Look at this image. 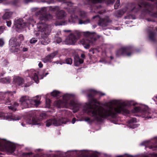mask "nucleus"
<instances>
[{
    "label": "nucleus",
    "instance_id": "nucleus-9",
    "mask_svg": "<svg viewBox=\"0 0 157 157\" xmlns=\"http://www.w3.org/2000/svg\"><path fill=\"white\" fill-rule=\"evenodd\" d=\"M13 94L12 92H7L2 93L0 94V99L3 100L6 104H8L11 101V97H12Z\"/></svg>",
    "mask_w": 157,
    "mask_h": 157
},
{
    "label": "nucleus",
    "instance_id": "nucleus-51",
    "mask_svg": "<svg viewBox=\"0 0 157 157\" xmlns=\"http://www.w3.org/2000/svg\"><path fill=\"white\" fill-rule=\"evenodd\" d=\"M7 25L8 27L10 26L11 24V22L10 21H6Z\"/></svg>",
    "mask_w": 157,
    "mask_h": 157
},
{
    "label": "nucleus",
    "instance_id": "nucleus-57",
    "mask_svg": "<svg viewBox=\"0 0 157 157\" xmlns=\"http://www.w3.org/2000/svg\"><path fill=\"white\" fill-rule=\"evenodd\" d=\"M19 104L18 103H17V102H14L13 105V106L15 107H17L18 106Z\"/></svg>",
    "mask_w": 157,
    "mask_h": 157
},
{
    "label": "nucleus",
    "instance_id": "nucleus-58",
    "mask_svg": "<svg viewBox=\"0 0 157 157\" xmlns=\"http://www.w3.org/2000/svg\"><path fill=\"white\" fill-rule=\"evenodd\" d=\"M38 66L40 68H41L43 67V65L41 62H40L39 63Z\"/></svg>",
    "mask_w": 157,
    "mask_h": 157
},
{
    "label": "nucleus",
    "instance_id": "nucleus-39",
    "mask_svg": "<svg viewBox=\"0 0 157 157\" xmlns=\"http://www.w3.org/2000/svg\"><path fill=\"white\" fill-rule=\"evenodd\" d=\"M73 34L75 35V36L77 39L80 36L81 34V33L78 31H76Z\"/></svg>",
    "mask_w": 157,
    "mask_h": 157
},
{
    "label": "nucleus",
    "instance_id": "nucleus-26",
    "mask_svg": "<svg viewBox=\"0 0 157 157\" xmlns=\"http://www.w3.org/2000/svg\"><path fill=\"white\" fill-rule=\"evenodd\" d=\"M125 12L124 10H118L116 11L115 13V15L117 17H121Z\"/></svg>",
    "mask_w": 157,
    "mask_h": 157
},
{
    "label": "nucleus",
    "instance_id": "nucleus-19",
    "mask_svg": "<svg viewBox=\"0 0 157 157\" xmlns=\"http://www.w3.org/2000/svg\"><path fill=\"white\" fill-rule=\"evenodd\" d=\"M29 74L33 78L35 82L37 83L38 82L39 79L37 74L35 71L33 70H31L29 72Z\"/></svg>",
    "mask_w": 157,
    "mask_h": 157
},
{
    "label": "nucleus",
    "instance_id": "nucleus-29",
    "mask_svg": "<svg viewBox=\"0 0 157 157\" xmlns=\"http://www.w3.org/2000/svg\"><path fill=\"white\" fill-rule=\"evenodd\" d=\"M0 117L5 120L10 118V117L8 116L7 114L1 112L0 113Z\"/></svg>",
    "mask_w": 157,
    "mask_h": 157
},
{
    "label": "nucleus",
    "instance_id": "nucleus-34",
    "mask_svg": "<svg viewBox=\"0 0 157 157\" xmlns=\"http://www.w3.org/2000/svg\"><path fill=\"white\" fill-rule=\"evenodd\" d=\"M90 22V20L89 19H87L84 21H83L81 19L79 20V24H86Z\"/></svg>",
    "mask_w": 157,
    "mask_h": 157
},
{
    "label": "nucleus",
    "instance_id": "nucleus-37",
    "mask_svg": "<svg viewBox=\"0 0 157 157\" xmlns=\"http://www.w3.org/2000/svg\"><path fill=\"white\" fill-rule=\"evenodd\" d=\"M32 152L23 153L22 154V155L23 157H30L31 155H32Z\"/></svg>",
    "mask_w": 157,
    "mask_h": 157
},
{
    "label": "nucleus",
    "instance_id": "nucleus-49",
    "mask_svg": "<svg viewBox=\"0 0 157 157\" xmlns=\"http://www.w3.org/2000/svg\"><path fill=\"white\" fill-rule=\"evenodd\" d=\"M5 29V27L4 26H0V33H3Z\"/></svg>",
    "mask_w": 157,
    "mask_h": 157
},
{
    "label": "nucleus",
    "instance_id": "nucleus-25",
    "mask_svg": "<svg viewBox=\"0 0 157 157\" xmlns=\"http://www.w3.org/2000/svg\"><path fill=\"white\" fill-rule=\"evenodd\" d=\"M19 44L10 46V50L12 52H17L19 50Z\"/></svg>",
    "mask_w": 157,
    "mask_h": 157
},
{
    "label": "nucleus",
    "instance_id": "nucleus-22",
    "mask_svg": "<svg viewBox=\"0 0 157 157\" xmlns=\"http://www.w3.org/2000/svg\"><path fill=\"white\" fill-rule=\"evenodd\" d=\"M55 105L58 108H60L65 107H66L65 106V104L64 103V102H63L61 100H58L55 101L54 103Z\"/></svg>",
    "mask_w": 157,
    "mask_h": 157
},
{
    "label": "nucleus",
    "instance_id": "nucleus-43",
    "mask_svg": "<svg viewBox=\"0 0 157 157\" xmlns=\"http://www.w3.org/2000/svg\"><path fill=\"white\" fill-rule=\"evenodd\" d=\"M37 39L35 38H33L30 41L31 44H34L37 41Z\"/></svg>",
    "mask_w": 157,
    "mask_h": 157
},
{
    "label": "nucleus",
    "instance_id": "nucleus-33",
    "mask_svg": "<svg viewBox=\"0 0 157 157\" xmlns=\"http://www.w3.org/2000/svg\"><path fill=\"white\" fill-rule=\"evenodd\" d=\"M155 33L153 32H150L149 34V37L150 39L153 41H154L155 40Z\"/></svg>",
    "mask_w": 157,
    "mask_h": 157
},
{
    "label": "nucleus",
    "instance_id": "nucleus-8",
    "mask_svg": "<svg viewBox=\"0 0 157 157\" xmlns=\"http://www.w3.org/2000/svg\"><path fill=\"white\" fill-rule=\"evenodd\" d=\"M132 51V48L131 46L122 47L117 52L116 55L118 56L125 55L129 56L131 55Z\"/></svg>",
    "mask_w": 157,
    "mask_h": 157
},
{
    "label": "nucleus",
    "instance_id": "nucleus-4",
    "mask_svg": "<svg viewBox=\"0 0 157 157\" xmlns=\"http://www.w3.org/2000/svg\"><path fill=\"white\" fill-rule=\"evenodd\" d=\"M141 7H144L146 10H149L151 8V5L149 3L143 1L140 4L131 3L128 6V9L131 11L135 12L139 10Z\"/></svg>",
    "mask_w": 157,
    "mask_h": 157
},
{
    "label": "nucleus",
    "instance_id": "nucleus-46",
    "mask_svg": "<svg viewBox=\"0 0 157 157\" xmlns=\"http://www.w3.org/2000/svg\"><path fill=\"white\" fill-rule=\"evenodd\" d=\"M74 64L76 66H78L80 64L78 63V61L77 60V59H75L74 60Z\"/></svg>",
    "mask_w": 157,
    "mask_h": 157
},
{
    "label": "nucleus",
    "instance_id": "nucleus-42",
    "mask_svg": "<svg viewBox=\"0 0 157 157\" xmlns=\"http://www.w3.org/2000/svg\"><path fill=\"white\" fill-rule=\"evenodd\" d=\"M141 109V108L140 107H135L134 110H133V112H138L140 111Z\"/></svg>",
    "mask_w": 157,
    "mask_h": 157
},
{
    "label": "nucleus",
    "instance_id": "nucleus-31",
    "mask_svg": "<svg viewBox=\"0 0 157 157\" xmlns=\"http://www.w3.org/2000/svg\"><path fill=\"white\" fill-rule=\"evenodd\" d=\"M51 95L54 97L59 98L61 96L59 92L57 90H54L51 93Z\"/></svg>",
    "mask_w": 157,
    "mask_h": 157
},
{
    "label": "nucleus",
    "instance_id": "nucleus-6",
    "mask_svg": "<svg viewBox=\"0 0 157 157\" xmlns=\"http://www.w3.org/2000/svg\"><path fill=\"white\" fill-rule=\"evenodd\" d=\"M6 149L8 152L12 153L15 149V146L13 143L5 140H0V150Z\"/></svg>",
    "mask_w": 157,
    "mask_h": 157
},
{
    "label": "nucleus",
    "instance_id": "nucleus-40",
    "mask_svg": "<svg viewBox=\"0 0 157 157\" xmlns=\"http://www.w3.org/2000/svg\"><path fill=\"white\" fill-rule=\"evenodd\" d=\"M120 2L119 0H117L114 5V7L115 9H117L120 5Z\"/></svg>",
    "mask_w": 157,
    "mask_h": 157
},
{
    "label": "nucleus",
    "instance_id": "nucleus-17",
    "mask_svg": "<svg viewBox=\"0 0 157 157\" xmlns=\"http://www.w3.org/2000/svg\"><path fill=\"white\" fill-rule=\"evenodd\" d=\"M13 81L18 86H21L24 82V81L22 78L18 76H14Z\"/></svg>",
    "mask_w": 157,
    "mask_h": 157
},
{
    "label": "nucleus",
    "instance_id": "nucleus-56",
    "mask_svg": "<svg viewBox=\"0 0 157 157\" xmlns=\"http://www.w3.org/2000/svg\"><path fill=\"white\" fill-rule=\"evenodd\" d=\"M97 49H91L90 50V52H92L93 54H94V50H96Z\"/></svg>",
    "mask_w": 157,
    "mask_h": 157
},
{
    "label": "nucleus",
    "instance_id": "nucleus-52",
    "mask_svg": "<svg viewBox=\"0 0 157 157\" xmlns=\"http://www.w3.org/2000/svg\"><path fill=\"white\" fill-rule=\"evenodd\" d=\"M4 42L2 39H0V46H2L4 44Z\"/></svg>",
    "mask_w": 157,
    "mask_h": 157
},
{
    "label": "nucleus",
    "instance_id": "nucleus-48",
    "mask_svg": "<svg viewBox=\"0 0 157 157\" xmlns=\"http://www.w3.org/2000/svg\"><path fill=\"white\" fill-rule=\"evenodd\" d=\"M67 5L69 6H72L73 4L71 2H65L64 3Z\"/></svg>",
    "mask_w": 157,
    "mask_h": 157
},
{
    "label": "nucleus",
    "instance_id": "nucleus-11",
    "mask_svg": "<svg viewBox=\"0 0 157 157\" xmlns=\"http://www.w3.org/2000/svg\"><path fill=\"white\" fill-rule=\"evenodd\" d=\"M74 96L72 95L68 94H65L63 96V102L65 104V107H67L68 105H70V102L72 101H74Z\"/></svg>",
    "mask_w": 157,
    "mask_h": 157
},
{
    "label": "nucleus",
    "instance_id": "nucleus-54",
    "mask_svg": "<svg viewBox=\"0 0 157 157\" xmlns=\"http://www.w3.org/2000/svg\"><path fill=\"white\" fill-rule=\"evenodd\" d=\"M50 8H51V10L53 11H55L58 9V7L57 6H55L53 8L51 7Z\"/></svg>",
    "mask_w": 157,
    "mask_h": 157
},
{
    "label": "nucleus",
    "instance_id": "nucleus-1",
    "mask_svg": "<svg viewBox=\"0 0 157 157\" xmlns=\"http://www.w3.org/2000/svg\"><path fill=\"white\" fill-rule=\"evenodd\" d=\"M82 92L83 94L89 93L87 97L90 98L89 104L85 106V109L89 115H92L98 121H101L102 118L109 116L115 117L117 113L128 114L129 111L124 107L132 105L131 102H124L119 103L117 101H113L109 102L108 105V107L106 109H104L97 105V104L99 105V102L95 99L92 98L94 95L97 93L96 91L90 89L83 91Z\"/></svg>",
    "mask_w": 157,
    "mask_h": 157
},
{
    "label": "nucleus",
    "instance_id": "nucleus-61",
    "mask_svg": "<svg viewBox=\"0 0 157 157\" xmlns=\"http://www.w3.org/2000/svg\"><path fill=\"white\" fill-rule=\"evenodd\" d=\"M28 50V48H24L23 49V51L24 52H25Z\"/></svg>",
    "mask_w": 157,
    "mask_h": 157
},
{
    "label": "nucleus",
    "instance_id": "nucleus-38",
    "mask_svg": "<svg viewBox=\"0 0 157 157\" xmlns=\"http://www.w3.org/2000/svg\"><path fill=\"white\" fill-rule=\"evenodd\" d=\"M79 14L82 17H85L86 16V13L82 11H80Z\"/></svg>",
    "mask_w": 157,
    "mask_h": 157
},
{
    "label": "nucleus",
    "instance_id": "nucleus-59",
    "mask_svg": "<svg viewBox=\"0 0 157 157\" xmlns=\"http://www.w3.org/2000/svg\"><path fill=\"white\" fill-rule=\"evenodd\" d=\"M37 9L36 8H33L31 9V11L32 12H35L36 10Z\"/></svg>",
    "mask_w": 157,
    "mask_h": 157
},
{
    "label": "nucleus",
    "instance_id": "nucleus-5",
    "mask_svg": "<svg viewBox=\"0 0 157 157\" xmlns=\"http://www.w3.org/2000/svg\"><path fill=\"white\" fill-rule=\"evenodd\" d=\"M19 102L21 106L25 108L30 107L31 104L37 105L40 104L39 101L30 99L29 97L27 96H22L20 98Z\"/></svg>",
    "mask_w": 157,
    "mask_h": 157
},
{
    "label": "nucleus",
    "instance_id": "nucleus-60",
    "mask_svg": "<svg viewBox=\"0 0 157 157\" xmlns=\"http://www.w3.org/2000/svg\"><path fill=\"white\" fill-rule=\"evenodd\" d=\"M75 119H76L75 118H74L72 119V123L73 124H74V123H75Z\"/></svg>",
    "mask_w": 157,
    "mask_h": 157
},
{
    "label": "nucleus",
    "instance_id": "nucleus-53",
    "mask_svg": "<svg viewBox=\"0 0 157 157\" xmlns=\"http://www.w3.org/2000/svg\"><path fill=\"white\" fill-rule=\"evenodd\" d=\"M3 64L5 65L6 66L7 65V64L8 63V62L7 60H5L3 61Z\"/></svg>",
    "mask_w": 157,
    "mask_h": 157
},
{
    "label": "nucleus",
    "instance_id": "nucleus-44",
    "mask_svg": "<svg viewBox=\"0 0 157 157\" xmlns=\"http://www.w3.org/2000/svg\"><path fill=\"white\" fill-rule=\"evenodd\" d=\"M84 121L89 123L92 122L93 121V120H91L90 118L88 117H86L85 118Z\"/></svg>",
    "mask_w": 157,
    "mask_h": 157
},
{
    "label": "nucleus",
    "instance_id": "nucleus-55",
    "mask_svg": "<svg viewBox=\"0 0 157 157\" xmlns=\"http://www.w3.org/2000/svg\"><path fill=\"white\" fill-rule=\"evenodd\" d=\"M33 0H24V2L25 3H27L30 2H33Z\"/></svg>",
    "mask_w": 157,
    "mask_h": 157
},
{
    "label": "nucleus",
    "instance_id": "nucleus-27",
    "mask_svg": "<svg viewBox=\"0 0 157 157\" xmlns=\"http://www.w3.org/2000/svg\"><path fill=\"white\" fill-rule=\"evenodd\" d=\"M11 80V79L9 77L4 78L0 79V82L4 83H10Z\"/></svg>",
    "mask_w": 157,
    "mask_h": 157
},
{
    "label": "nucleus",
    "instance_id": "nucleus-18",
    "mask_svg": "<svg viewBox=\"0 0 157 157\" xmlns=\"http://www.w3.org/2000/svg\"><path fill=\"white\" fill-rule=\"evenodd\" d=\"M70 103V105L72 106L73 108L74 113L77 112L81 107L80 104L75 103L74 101H71Z\"/></svg>",
    "mask_w": 157,
    "mask_h": 157
},
{
    "label": "nucleus",
    "instance_id": "nucleus-13",
    "mask_svg": "<svg viewBox=\"0 0 157 157\" xmlns=\"http://www.w3.org/2000/svg\"><path fill=\"white\" fill-rule=\"evenodd\" d=\"M47 117L46 114L45 113H42L40 114L38 118H33L32 119V124H39L38 122L45 119Z\"/></svg>",
    "mask_w": 157,
    "mask_h": 157
},
{
    "label": "nucleus",
    "instance_id": "nucleus-63",
    "mask_svg": "<svg viewBox=\"0 0 157 157\" xmlns=\"http://www.w3.org/2000/svg\"><path fill=\"white\" fill-rule=\"evenodd\" d=\"M99 94H100V95L101 96L105 95V93H101V92Z\"/></svg>",
    "mask_w": 157,
    "mask_h": 157
},
{
    "label": "nucleus",
    "instance_id": "nucleus-10",
    "mask_svg": "<svg viewBox=\"0 0 157 157\" xmlns=\"http://www.w3.org/2000/svg\"><path fill=\"white\" fill-rule=\"evenodd\" d=\"M77 40V38L75 36V35L71 34L66 39L65 42V44H74Z\"/></svg>",
    "mask_w": 157,
    "mask_h": 157
},
{
    "label": "nucleus",
    "instance_id": "nucleus-23",
    "mask_svg": "<svg viewBox=\"0 0 157 157\" xmlns=\"http://www.w3.org/2000/svg\"><path fill=\"white\" fill-rule=\"evenodd\" d=\"M13 13L11 12H6L2 17L3 19L5 20L10 18L11 17Z\"/></svg>",
    "mask_w": 157,
    "mask_h": 157
},
{
    "label": "nucleus",
    "instance_id": "nucleus-36",
    "mask_svg": "<svg viewBox=\"0 0 157 157\" xmlns=\"http://www.w3.org/2000/svg\"><path fill=\"white\" fill-rule=\"evenodd\" d=\"M51 101L49 99H47L46 100V107L49 108L50 106Z\"/></svg>",
    "mask_w": 157,
    "mask_h": 157
},
{
    "label": "nucleus",
    "instance_id": "nucleus-14",
    "mask_svg": "<svg viewBox=\"0 0 157 157\" xmlns=\"http://www.w3.org/2000/svg\"><path fill=\"white\" fill-rule=\"evenodd\" d=\"M14 23L16 27L19 29H21L24 28L26 25V23L24 22L23 20L21 18L17 20L15 19Z\"/></svg>",
    "mask_w": 157,
    "mask_h": 157
},
{
    "label": "nucleus",
    "instance_id": "nucleus-21",
    "mask_svg": "<svg viewBox=\"0 0 157 157\" xmlns=\"http://www.w3.org/2000/svg\"><path fill=\"white\" fill-rule=\"evenodd\" d=\"M56 15L58 19H61L65 16L66 13L64 11L61 10L58 11L56 13Z\"/></svg>",
    "mask_w": 157,
    "mask_h": 157
},
{
    "label": "nucleus",
    "instance_id": "nucleus-16",
    "mask_svg": "<svg viewBox=\"0 0 157 157\" xmlns=\"http://www.w3.org/2000/svg\"><path fill=\"white\" fill-rule=\"evenodd\" d=\"M79 155L80 157H97L98 155L95 153L91 154L89 155L88 152L86 151H82L79 152Z\"/></svg>",
    "mask_w": 157,
    "mask_h": 157
},
{
    "label": "nucleus",
    "instance_id": "nucleus-64",
    "mask_svg": "<svg viewBox=\"0 0 157 157\" xmlns=\"http://www.w3.org/2000/svg\"><path fill=\"white\" fill-rule=\"evenodd\" d=\"M118 157H130L129 155H126V156H118Z\"/></svg>",
    "mask_w": 157,
    "mask_h": 157
},
{
    "label": "nucleus",
    "instance_id": "nucleus-20",
    "mask_svg": "<svg viewBox=\"0 0 157 157\" xmlns=\"http://www.w3.org/2000/svg\"><path fill=\"white\" fill-rule=\"evenodd\" d=\"M136 122V119L133 118H132L128 121V126L131 128H134L137 127L136 124H134L133 123Z\"/></svg>",
    "mask_w": 157,
    "mask_h": 157
},
{
    "label": "nucleus",
    "instance_id": "nucleus-45",
    "mask_svg": "<svg viewBox=\"0 0 157 157\" xmlns=\"http://www.w3.org/2000/svg\"><path fill=\"white\" fill-rule=\"evenodd\" d=\"M8 108L9 109H11L13 111H15L17 110L16 108L14 107L13 105L12 106H9Z\"/></svg>",
    "mask_w": 157,
    "mask_h": 157
},
{
    "label": "nucleus",
    "instance_id": "nucleus-12",
    "mask_svg": "<svg viewBox=\"0 0 157 157\" xmlns=\"http://www.w3.org/2000/svg\"><path fill=\"white\" fill-rule=\"evenodd\" d=\"M58 54V52L57 51L54 52L46 56L45 58L42 59L43 61L46 63L48 62H52L51 59H53L56 55Z\"/></svg>",
    "mask_w": 157,
    "mask_h": 157
},
{
    "label": "nucleus",
    "instance_id": "nucleus-7",
    "mask_svg": "<svg viewBox=\"0 0 157 157\" xmlns=\"http://www.w3.org/2000/svg\"><path fill=\"white\" fill-rule=\"evenodd\" d=\"M66 123L65 119L63 118H54L49 119L46 121V126L49 127L51 125L53 124L54 126H57L61 125L62 124H65Z\"/></svg>",
    "mask_w": 157,
    "mask_h": 157
},
{
    "label": "nucleus",
    "instance_id": "nucleus-24",
    "mask_svg": "<svg viewBox=\"0 0 157 157\" xmlns=\"http://www.w3.org/2000/svg\"><path fill=\"white\" fill-rule=\"evenodd\" d=\"M17 39L16 37H13L11 38L9 41V45L10 46H14L19 43L17 41Z\"/></svg>",
    "mask_w": 157,
    "mask_h": 157
},
{
    "label": "nucleus",
    "instance_id": "nucleus-28",
    "mask_svg": "<svg viewBox=\"0 0 157 157\" xmlns=\"http://www.w3.org/2000/svg\"><path fill=\"white\" fill-rule=\"evenodd\" d=\"M78 18V16L74 14H71V18L69 19V21L70 22L75 23Z\"/></svg>",
    "mask_w": 157,
    "mask_h": 157
},
{
    "label": "nucleus",
    "instance_id": "nucleus-30",
    "mask_svg": "<svg viewBox=\"0 0 157 157\" xmlns=\"http://www.w3.org/2000/svg\"><path fill=\"white\" fill-rule=\"evenodd\" d=\"M144 113L145 114L146 116L147 115H149L151 113V111L147 107H145L144 108L142 109Z\"/></svg>",
    "mask_w": 157,
    "mask_h": 157
},
{
    "label": "nucleus",
    "instance_id": "nucleus-47",
    "mask_svg": "<svg viewBox=\"0 0 157 157\" xmlns=\"http://www.w3.org/2000/svg\"><path fill=\"white\" fill-rule=\"evenodd\" d=\"M77 59L78 61V63L80 64H82L83 63L84 60L83 59H79V58H77Z\"/></svg>",
    "mask_w": 157,
    "mask_h": 157
},
{
    "label": "nucleus",
    "instance_id": "nucleus-50",
    "mask_svg": "<svg viewBox=\"0 0 157 157\" xmlns=\"http://www.w3.org/2000/svg\"><path fill=\"white\" fill-rule=\"evenodd\" d=\"M18 38L21 41L23 40L24 39V36L22 34H20L19 35Z\"/></svg>",
    "mask_w": 157,
    "mask_h": 157
},
{
    "label": "nucleus",
    "instance_id": "nucleus-32",
    "mask_svg": "<svg viewBox=\"0 0 157 157\" xmlns=\"http://www.w3.org/2000/svg\"><path fill=\"white\" fill-rule=\"evenodd\" d=\"M77 9V7H72L69 8V10H68V11L71 14H74Z\"/></svg>",
    "mask_w": 157,
    "mask_h": 157
},
{
    "label": "nucleus",
    "instance_id": "nucleus-3",
    "mask_svg": "<svg viewBox=\"0 0 157 157\" xmlns=\"http://www.w3.org/2000/svg\"><path fill=\"white\" fill-rule=\"evenodd\" d=\"M86 36L85 39L81 40L79 41V44L85 45L84 48L86 49H89L90 46V44L94 45L97 39L96 35L93 33L87 32L84 33Z\"/></svg>",
    "mask_w": 157,
    "mask_h": 157
},
{
    "label": "nucleus",
    "instance_id": "nucleus-2",
    "mask_svg": "<svg viewBox=\"0 0 157 157\" xmlns=\"http://www.w3.org/2000/svg\"><path fill=\"white\" fill-rule=\"evenodd\" d=\"M36 15H39V22L37 24V27L38 31L41 33V38L45 41L42 40L41 43L43 45H46L49 42L48 37L50 34L51 28L50 25L45 24L44 22L52 17V16L50 14L46 13V9L45 7L41 8V10L36 12Z\"/></svg>",
    "mask_w": 157,
    "mask_h": 157
},
{
    "label": "nucleus",
    "instance_id": "nucleus-15",
    "mask_svg": "<svg viewBox=\"0 0 157 157\" xmlns=\"http://www.w3.org/2000/svg\"><path fill=\"white\" fill-rule=\"evenodd\" d=\"M111 22V20L108 17L100 18L98 22V25L102 27H104L107 26Z\"/></svg>",
    "mask_w": 157,
    "mask_h": 157
},
{
    "label": "nucleus",
    "instance_id": "nucleus-62",
    "mask_svg": "<svg viewBox=\"0 0 157 157\" xmlns=\"http://www.w3.org/2000/svg\"><path fill=\"white\" fill-rule=\"evenodd\" d=\"M85 55L84 54H82L81 55V57L83 58H85Z\"/></svg>",
    "mask_w": 157,
    "mask_h": 157
},
{
    "label": "nucleus",
    "instance_id": "nucleus-41",
    "mask_svg": "<svg viewBox=\"0 0 157 157\" xmlns=\"http://www.w3.org/2000/svg\"><path fill=\"white\" fill-rule=\"evenodd\" d=\"M66 63L67 64H71L72 63V60L71 58H69L66 59Z\"/></svg>",
    "mask_w": 157,
    "mask_h": 157
},
{
    "label": "nucleus",
    "instance_id": "nucleus-35",
    "mask_svg": "<svg viewBox=\"0 0 157 157\" xmlns=\"http://www.w3.org/2000/svg\"><path fill=\"white\" fill-rule=\"evenodd\" d=\"M12 119L14 120H18L21 119V117L17 115H12L11 117Z\"/></svg>",
    "mask_w": 157,
    "mask_h": 157
}]
</instances>
